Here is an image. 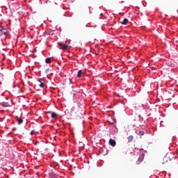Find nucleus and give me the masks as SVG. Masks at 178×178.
Listing matches in <instances>:
<instances>
[{"label": "nucleus", "instance_id": "1", "mask_svg": "<svg viewBox=\"0 0 178 178\" xmlns=\"http://www.w3.org/2000/svg\"><path fill=\"white\" fill-rule=\"evenodd\" d=\"M58 45L60 47V49H63L64 51L66 49H70V46L68 44H65L62 42H58Z\"/></svg>", "mask_w": 178, "mask_h": 178}, {"label": "nucleus", "instance_id": "2", "mask_svg": "<svg viewBox=\"0 0 178 178\" xmlns=\"http://www.w3.org/2000/svg\"><path fill=\"white\" fill-rule=\"evenodd\" d=\"M38 81H39V83H40L39 84V86L42 88H44V87H45V83H44V79H41V78H38Z\"/></svg>", "mask_w": 178, "mask_h": 178}, {"label": "nucleus", "instance_id": "3", "mask_svg": "<svg viewBox=\"0 0 178 178\" xmlns=\"http://www.w3.org/2000/svg\"><path fill=\"white\" fill-rule=\"evenodd\" d=\"M144 154H141L138 159V165H140V162H143V161H144Z\"/></svg>", "mask_w": 178, "mask_h": 178}, {"label": "nucleus", "instance_id": "4", "mask_svg": "<svg viewBox=\"0 0 178 178\" xmlns=\"http://www.w3.org/2000/svg\"><path fill=\"white\" fill-rule=\"evenodd\" d=\"M109 144L111 145V147H115L116 145V141L113 139H110Z\"/></svg>", "mask_w": 178, "mask_h": 178}, {"label": "nucleus", "instance_id": "5", "mask_svg": "<svg viewBox=\"0 0 178 178\" xmlns=\"http://www.w3.org/2000/svg\"><path fill=\"white\" fill-rule=\"evenodd\" d=\"M129 23V19L127 18H124L122 22H121V24L126 25Z\"/></svg>", "mask_w": 178, "mask_h": 178}, {"label": "nucleus", "instance_id": "6", "mask_svg": "<svg viewBox=\"0 0 178 178\" xmlns=\"http://www.w3.org/2000/svg\"><path fill=\"white\" fill-rule=\"evenodd\" d=\"M6 33H8V30H7L6 29L2 28V29L0 30V33H1V34H6Z\"/></svg>", "mask_w": 178, "mask_h": 178}, {"label": "nucleus", "instance_id": "7", "mask_svg": "<svg viewBox=\"0 0 178 178\" xmlns=\"http://www.w3.org/2000/svg\"><path fill=\"white\" fill-rule=\"evenodd\" d=\"M1 106H3L4 108H8V107L10 106H9V103H8V102H3V103H1Z\"/></svg>", "mask_w": 178, "mask_h": 178}, {"label": "nucleus", "instance_id": "8", "mask_svg": "<svg viewBox=\"0 0 178 178\" xmlns=\"http://www.w3.org/2000/svg\"><path fill=\"white\" fill-rule=\"evenodd\" d=\"M49 177H50L51 178H58V177H56V174L54 173V172H50V173H49Z\"/></svg>", "mask_w": 178, "mask_h": 178}, {"label": "nucleus", "instance_id": "9", "mask_svg": "<svg viewBox=\"0 0 178 178\" xmlns=\"http://www.w3.org/2000/svg\"><path fill=\"white\" fill-rule=\"evenodd\" d=\"M128 142L129 143H131V141H133V140H134V137L133 136H129L127 138Z\"/></svg>", "mask_w": 178, "mask_h": 178}, {"label": "nucleus", "instance_id": "10", "mask_svg": "<svg viewBox=\"0 0 178 178\" xmlns=\"http://www.w3.org/2000/svg\"><path fill=\"white\" fill-rule=\"evenodd\" d=\"M51 118L53 119H56V118H58V114H56V113L54 112L51 113Z\"/></svg>", "mask_w": 178, "mask_h": 178}, {"label": "nucleus", "instance_id": "11", "mask_svg": "<svg viewBox=\"0 0 178 178\" xmlns=\"http://www.w3.org/2000/svg\"><path fill=\"white\" fill-rule=\"evenodd\" d=\"M166 162H168V157H164L163 159L162 165H166Z\"/></svg>", "mask_w": 178, "mask_h": 178}, {"label": "nucleus", "instance_id": "12", "mask_svg": "<svg viewBox=\"0 0 178 178\" xmlns=\"http://www.w3.org/2000/svg\"><path fill=\"white\" fill-rule=\"evenodd\" d=\"M81 74H83V70L78 71L77 77H81Z\"/></svg>", "mask_w": 178, "mask_h": 178}, {"label": "nucleus", "instance_id": "13", "mask_svg": "<svg viewBox=\"0 0 178 178\" xmlns=\"http://www.w3.org/2000/svg\"><path fill=\"white\" fill-rule=\"evenodd\" d=\"M17 122H18V124H22V123H23V118H18Z\"/></svg>", "mask_w": 178, "mask_h": 178}, {"label": "nucleus", "instance_id": "14", "mask_svg": "<svg viewBox=\"0 0 178 178\" xmlns=\"http://www.w3.org/2000/svg\"><path fill=\"white\" fill-rule=\"evenodd\" d=\"M46 63H51V58H47L45 59Z\"/></svg>", "mask_w": 178, "mask_h": 178}, {"label": "nucleus", "instance_id": "15", "mask_svg": "<svg viewBox=\"0 0 178 178\" xmlns=\"http://www.w3.org/2000/svg\"><path fill=\"white\" fill-rule=\"evenodd\" d=\"M139 136H144V131H139Z\"/></svg>", "mask_w": 178, "mask_h": 178}, {"label": "nucleus", "instance_id": "16", "mask_svg": "<svg viewBox=\"0 0 178 178\" xmlns=\"http://www.w3.org/2000/svg\"><path fill=\"white\" fill-rule=\"evenodd\" d=\"M34 133H35V131H31V133H30L31 136H33V134H34Z\"/></svg>", "mask_w": 178, "mask_h": 178}, {"label": "nucleus", "instance_id": "17", "mask_svg": "<svg viewBox=\"0 0 178 178\" xmlns=\"http://www.w3.org/2000/svg\"><path fill=\"white\" fill-rule=\"evenodd\" d=\"M13 131L16 130V128H13Z\"/></svg>", "mask_w": 178, "mask_h": 178}]
</instances>
